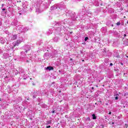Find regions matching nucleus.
Returning a JSON list of instances; mask_svg holds the SVG:
<instances>
[{"mask_svg":"<svg viewBox=\"0 0 128 128\" xmlns=\"http://www.w3.org/2000/svg\"><path fill=\"white\" fill-rule=\"evenodd\" d=\"M68 24V22H66V20H63L62 21V22H55V26H58L60 27H58V29H56L55 30H54V32L55 34H60V30H61V28L62 26H64V24Z\"/></svg>","mask_w":128,"mask_h":128,"instance_id":"1","label":"nucleus"},{"mask_svg":"<svg viewBox=\"0 0 128 128\" xmlns=\"http://www.w3.org/2000/svg\"><path fill=\"white\" fill-rule=\"evenodd\" d=\"M66 16H70L72 20L74 21L76 20V18H78V16H76V12H68L67 13H66Z\"/></svg>","mask_w":128,"mask_h":128,"instance_id":"2","label":"nucleus"},{"mask_svg":"<svg viewBox=\"0 0 128 128\" xmlns=\"http://www.w3.org/2000/svg\"><path fill=\"white\" fill-rule=\"evenodd\" d=\"M20 74L22 76L23 80H26V72H24V70L22 68H20Z\"/></svg>","mask_w":128,"mask_h":128,"instance_id":"3","label":"nucleus"},{"mask_svg":"<svg viewBox=\"0 0 128 128\" xmlns=\"http://www.w3.org/2000/svg\"><path fill=\"white\" fill-rule=\"evenodd\" d=\"M22 42V40H17L16 42H14L12 44V48H15V46H18V45L20 44V42Z\"/></svg>","mask_w":128,"mask_h":128,"instance_id":"4","label":"nucleus"},{"mask_svg":"<svg viewBox=\"0 0 128 128\" xmlns=\"http://www.w3.org/2000/svg\"><path fill=\"white\" fill-rule=\"evenodd\" d=\"M22 49L24 50L25 52H28L29 50H30V46L28 45L24 46L22 47Z\"/></svg>","mask_w":128,"mask_h":128,"instance_id":"5","label":"nucleus"},{"mask_svg":"<svg viewBox=\"0 0 128 128\" xmlns=\"http://www.w3.org/2000/svg\"><path fill=\"white\" fill-rule=\"evenodd\" d=\"M19 28H20V32H28V28L25 27L24 28H22V26H19Z\"/></svg>","mask_w":128,"mask_h":128,"instance_id":"6","label":"nucleus"},{"mask_svg":"<svg viewBox=\"0 0 128 128\" xmlns=\"http://www.w3.org/2000/svg\"><path fill=\"white\" fill-rule=\"evenodd\" d=\"M58 8H59V10H62V8H60L59 6H56V5H54V6H51L50 10H58Z\"/></svg>","mask_w":128,"mask_h":128,"instance_id":"7","label":"nucleus"},{"mask_svg":"<svg viewBox=\"0 0 128 128\" xmlns=\"http://www.w3.org/2000/svg\"><path fill=\"white\" fill-rule=\"evenodd\" d=\"M9 56H10V55H8V54L6 53H4L3 54V58L6 59Z\"/></svg>","mask_w":128,"mask_h":128,"instance_id":"8","label":"nucleus"},{"mask_svg":"<svg viewBox=\"0 0 128 128\" xmlns=\"http://www.w3.org/2000/svg\"><path fill=\"white\" fill-rule=\"evenodd\" d=\"M60 40V37L58 36H56L54 38V41L55 42H58Z\"/></svg>","mask_w":128,"mask_h":128,"instance_id":"9","label":"nucleus"},{"mask_svg":"<svg viewBox=\"0 0 128 128\" xmlns=\"http://www.w3.org/2000/svg\"><path fill=\"white\" fill-rule=\"evenodd\" d=\"M32 98H36V96H38V92H34L32 94Z\"/></svg>","mask_w":128,"mask_h":128,"instance_id":"10","label":"nucleus"},{"mask_svg":"<svg viewBox=\"0 0 128 128\" xmlns=\"http://www.w3.org/2000/svg\"><path fill=\"white\" fill-rule=\"evenodd\" d=\"M46 70H54V67L52 66H48L46 68Z\"/></svg>","mask_w":128,"mask_h":128,"instance_id":"11","label":"nucleus"},{"mask_svg":"<svg viewBox=\"0 0 128 128\" xmlns=\"http://www.w3.org/2000/svg\"><path fill=\"white\" fill-rule=\"evenodd\" d=\"M86 14L87 16H89V18H92V12H86Z\"/></svg>","mask_w":128,"mask_h":128,"instance_id":"12","label":"nucleus"},{"mask_svg":"<svg viewBox=\"0 0 128 128\" xmlns=\"http://www.w3.org/2000/svg\"><path fill=\"white\" fill-rule=\"evenodd\" d=\"M20 54L22 56H26V52H24V51L21 52Z\"/></svg>","mask_w":128,"mask_h":128,"instance_id":"13","label":"nucleus"},{"mask_svg":"<svg viewBox=\"0 0 128 128\" xmlns=\"http://www.w3.org/2000/svg\"><path fill=\"white\" fill-rule=\"evenodd\" d=\"M110 24H112V22L108 21L106 22V26H110Z\"/></svg>","mask_w":128,"mask_h":128,"instance_id":"14","label":"nucleus"},{"mask_svg":"<svg viewBox=\"0 0 128 128\" xmlns=\"http://www.w3.org/2000/svg\"><path fill=\"white\" fill-rule=\"evenodd\" d=\"M52 124V121L51 120H48L46 122V126H48V124Z\"/></svg>","mask_w":128,"mask_h":128,"instance_id":"15","label":"nucleus"},{"mask_svg":"<svg viewBox=\"0 0 128 128\" xmlns=\"http://www.w3.org/2000/svg\"><path fill=\"white\" fill-rule=\"evenodd\" d=\"M92 118L93 120H96V114H93L92 115Z\"/></svg>","mask_w":128,"mask_h":128,"instance_id":"16","label":"nucleus"},{"mask_svg":"<svg viewBox=\"0 0 128 128\" xmlns=\"http://www.w3.org/2000/svg\"><path fill=\"white\" fill-rule=\"evenodd\" d=\"M3 40L4 39H2V38L0 39V42L2 44H4V42H6V41L4 40Z\"/></svg>","mask_w":128,"mask_h":128,"instance_id":"17","label":"nucleus"},{"mask_svg":"<svg viewBox=\"0 0 128 128\" xmlns=\"http://www.w3.org/2000/svg\"><path fill=\"white\" fill-rule=\"evenodd\" d=\"M94 5L96 6H100V4H98L97 1H96Z\"/></svg>","mask_w":128,"mask_h":128,"instance_id":"18","label":"nucleus"},{"mask_svg":"<svg viewBox=\"0 0 128 128\" xmlns=\"http://www.w3.org/2000/svg\"><path fill=\"white\" fill-rule=\"evenodd\" d=\"M56 51H54V52H52L51 54V56H56Z\"/></svg>","mask_w":128,"mask_h":128,"instance_id":"19","label":"nucleus"},{"mask_svg":"<svg viewBox=\"0 0 128 128\" xmlns=\"http://www.w3.org/2000/svg\"><path fill=\"white\" fill-rule=\"evenodd\" d=\"M48 53H45V54H44V58H48Z\"/></svg>","mask_w":128,"mask_h":128,"instance_id":"20","label":"nucleus"},{"mask_svg":"<svg viewBox=\"0 0 128 128\" xmlns=\"http://www.w3.org/2000/svg\"><path fill=\"white\" fill-rule=\"evenodd\" d=\"M52 34V31H50V30H49L48 32V34Z\"/></svg>","mask_w":128,"mask_h":128,"instance_id":"21","label":"nucleus"},{"mask_svg":"<svg viewBox=\"0 0 128 128\" xmlns=\"http://www.w3.org/2000/svg\"><path fill=\"white\" fill-rule=\"evenodd\" d=\"M17 36L16 35H14L13 36V40H16L17 38Z\"/></svg>","mask_w":128,"mask_h":128,"instance_id":"22","label":"nucleus"},{"mask_svg":"<svg viewBox=\"0 0 128 128\" xmlns=\"http://www.w3.org/2000/svg\"><path fill=\"white\" fill-rule=\"evenodd\" d=\"M116 26H120V22H118L117 23H116Z\"/></svg>","mask_w":128,"mask_h":128,"instance_id":"23","label":"nucleus"},{"mask_svg":"<svg viewBox=\"0 0 128 128\" xmlns=\"http://www.w3.org/2000/svg\"><path fill=\"white\" fill-rule=\"evenodd\" d=\"M88 40V37H86L84 38V41L86 42V40Z\"/></svg>","mask_w":128,"mask_h":128,"instance_id":"24","label":"nucleus"},{"mask_svg":"<svg viewBox=\"0 0 128 128\" xmlns=\"http://www.w3.org/2000/svg\"><path fill=\"white\" fill-rule=\"evenodd\" d=\"M114 98L116 100H118V96L114 97Z\"/></svg>","mask_w":128,"mask_h":128,"instance_id":"25","label":"nucleus"},{"mask_svg":"<svg viewBox=\"0 0 128 128\" xmlns=\"http://www.w3.org/2000/svg\"><path fill=\"white\" fill-rule=\"evenodd\" d=\"M87 120H88L89 122H90V118H87Z\"/></svg>","mask_w":128,"mask_h":128,"instance_id":"26","label":"nucleus"},{"mask_svg":"<svg viewBox=\"0 0 128 128\" xmlns=\"http://www.w3.org/2000/svg\"><path fill=\"white\" fill-rule=\"evenodd\" d=\"M51 112H52V114H54L55 111H54V110H53V111Z\"/></svg>","mask_w":128,"mask_h":128,"instance_id":"27","label":"nucleus"},{"mask_svg":"<svg viewBox=\"0 0 128 128\" xmlns=\"http://www.w3.org/2000/svg\"><path fill=\"white\" fill-rule=\"evenodd\" d=\"M50 128V126H46V128Z\"/></svg>","mask_w":128,"mask_h":128,"instance_id":"28","label":"nucleus"},{"mask_svg":"<svg viewBox=\"0 0 128 128\" xmlns=\"http://www.w3.org/2000/svg\"><path fill=\"white\" fill-rule=\"evenodd\" d=\"M124 38H126V34H124Z\"/></svg>","mask_w":128,"mask_h":128,"instance_id":"29","label":"nucleus"},{"mask_svg":"<svg viewBox=\"0 0 128 128\" xmlns=\"http://www.w3.org/2000/svg\"><path fill=\"white\" fill-rule=\"evenodd\" d=\"M100 128H104V125H100Z\"/></svg>","mask_w":128,"mask_h":128,"instance_id":"30","label":"nucleus"},{"mask_svg":"<svg viewBox=\"0 0 128 128\" xmlns=\"http://www.w3.org/2000/svg\"><path fill=\"white\" fill-rule=\"evenodd\" d=\"M4 4H2V8H4Z\"/></svg>","mask_w":128,"mask_h":128,"instance_id":"31","label":"nucleus"},{"mask_svg":"<svg viewBox=\"0 0 128 128\" xmlns=\"http://www.w3.org/2000/svg\"><path fill=\"white\" fill-rule=\"evenodd\" d=\"M108 114H112V112H110Z\"/></svg>","mask_w":128,"mask_h":128,"instance_id":"32","label":"nucleus"},{"mask_svg":"<svg viewBox=\"0 0 128 128\" xmlns=\"http://www.w3.org/2000/svg\"><path fill=\"white\" fill-rule=\"evenodd\" d=\"M120 64H122V66H124V63L121 62V63H120Z\"/></svg>","mask_w":128,"mask_h":128,"instance_id":"33","label":"nucleus"},{"mask_svg":"<svg viewBox=\"0 0 128 128\" xmlns=\"http://www.w3.org/2000/svg\"><path fill=\"white\" fill-rule=\"evenodd\" d=\"M2 10H3V11H4V10H6V8H2Z\"/></svg>","mask_w":128,"mask_h":128,"instance_id":"34","label":"nucleus"},{"mask_svg":"<svg viewBox=\"0 0 128 128\" xmlns=\"http://www.w3.org/2000/svg\"><path fill=\"white\" fill-rule=\"evenodd\" d=\"M110 26H114V24H112V23L110 24Z\"/></svg>","mask_w":128,"mask_h":128,"instance_id":"35","label":"nucleus"},{"mask_svg":"<svg viewBox=\"0 0 128 128\" xmlns=\"http://www.w3.org/2000/svg\"><path fill=\"white\" fill-rule=\"evenodd\" d=\"M38 12V9L36 10V12Z\"/></svg>","mask_w":128,"mask_h":128,"instance_id":"36","label":"nucleus"},{"mask_svg":"<svg viewBox=\"0 0 128 128\" xmlns=\"http://www.w3.org/2000/svg\"><path fill=\"white\" fill-rule=\"evenodd\" d=\"M106 106H108V103H106Z\"/></svg>","mask_w":128,"mask_h":128,"instance_id":"37","label":"nucleus"},{"mask_svg":"<svg viewBox=\"0 0 128 128\" xmlns=\"http://www.w3.org/2000/svg\"><path fill=\"white\" fill-rule=\"evenodd\" d=\"M110 66H112V63H110Z\"/></svg>","mask_w":128,"mask_h":128,"instance_id":"38","label":"nucleus"},{"mask_svg":"<svg viewBox=\"0 0 128 128\" xmlns=\"http://www.w3.org/2000/svg\"><path fill=\"white\" fill-rule=\"evenodd\" d=\"M80 52H81V54H82V51L80 50Z\"/></svg>","mask_w":128,"mask_h":128,"instance_id":"39","label":"nucleus"},{"mask_svg":"<svg viewBox=\"0 0 128 128\" xmlns=\"http://www.w3.org/2000/svg\"><path fill=\"white\" fill-rule=\"evenodd\" d=\"M0 102H2V99H0Z\"/></svg>","mask_w":128,"mask_h":128,"instance_id":"40","label":"nucleus"},{"mask_svg":"<svg viewBox=\"0 0 128 128\" xmlns=\"http://www.w3.org/2000/svg\"><path fill=\"white\" fill-rule=\"evenodd\" d=\"M26 62H28V60H26Z\"/></svg>","mask_w":128,"mask_h":128,"instance_id":"41","label":"nucleus"},{"mask_svg":"<svg viewBox=\"0 0 128 128\" xmlns=\"http://www.w3.org/2000/svg\"><path fill=\"white\" fill-rule=\"evenodd\" d=\"M18 74V72H17V73H16V72L15 74H16H16Z\"/></svg>","mask_w":128,"mask_h":128,"instance_id":"42","label":"nucleus"},{"mask_svg":"<svg viewBox=\"0 0 128 128\" xmlns=\"http://www.w3.org/2000/svg\"><path fill=\"white\" fill-rule=\"evenodd\" d=\"M114 124V122H112V124Z\"/></svg>","mask_w":128,"mask_h":128,"instance_id":"43","label":"nucleus"},{"mask_svg":"<svg viewBox=\"0 0 128 128\" xmlns=\"http://www.w3.org/2000/svg\"><path fill=\"white\" fill-rule=\"evenodd\" d=\"M92 90H94V87H92Z\"/></svg>","mask_w":128,"mask_h":128,"instance_id":"44","label":"nucleus"},{"mask_svg":"<svg viewBox=\"0 0 128 128\" xmlns=\"http://www.w3.org/2000/svg\"><path fill=\"white\" fill-rule=\"evenodd\" d=\"M100 6H102V4H100Z\"/></svg>","mask_w":128,"mask_h":128,"instance_id":"45","label":"nucleus"},{"mask_svg":"<svg viewBox=\"0 0 128 128\" xmlns=\"http://www.w3.org/2000/svg\"><path fill=\"white\" fill-rule=\"evenodd\" d=\"M70 34H72V32H70Z\"/></svg>","mask_w":128,"mask_h":128,"instance_id":"46","label":"nucleus"},{"mask_svg":"<svg viewBox=\"0 0 128 128\" xmlns=\"http://www.w3.org/2000/svg\"><path fill=\"white\" fill-rule=\"evenodd\" d=\"M82 62H84V60H82Z\"/></svg>","mask_w":128,"mask_h":128,"instance_id":"47","label":"nucleus"},{"mask_svg":"<svg viewBox=\"0 0 128 128\" xmlns=\"http://www.w3.org/2000/svg\"><path fill=\"white\" fill-rule=\"evenodd\" d=\"M27 100H28V98H27Z\"/></svg>","mask_w":128,"mask_h":128,"instance_id":"48","label":"nucleus"},{"mask_svg":"<svg viewBox=\"0 0 128 128\" xmlns=\"http://www.w3.org/2000/svg\"><path fill=\"white\" fill-rule=\"evenodd\" d=\"M127 24H128V20L127 21Z\"/></svg>","mask_w":128,"mask_h":128,"instance_id":"49","label":"nucleus"},{"mask_svg":"<svg viewBox=\"0 0 128 128\" xmlns=\"http://www.w3.org/2000/svg\"><path fill=\"white\" fill-rule=\"evenodd\" d=\"M116 96H118V94H116Z\"/></svg>","mask_w":128,"mask_h":128,"instance_id":"50","label":"nucleus"}]
</instances>
